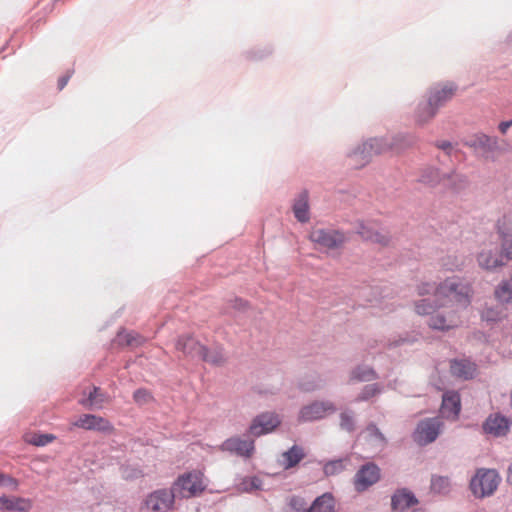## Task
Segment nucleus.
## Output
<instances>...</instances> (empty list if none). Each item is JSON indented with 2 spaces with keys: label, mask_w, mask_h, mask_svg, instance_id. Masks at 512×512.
Wrapping results in <instances>:
<instances>
[{
  "label": "nucleus",
  "mask_w": 512,
  "mask_h": 512,
  "mask_svg": "<svg viewBox=\"0 0 512 512\" xmlns=\"http://www.w3.org/2000/svg\"><path fill=\"white\" fill-rule=\"evenodd\" d=\"M379 375L377 372L370 366L367 365H358L351 372V380H356L359 382H369L373 380H377Z\"/></svg>",
  "instance_id": "7c9ffc66"
},
{
  "label": "nucleus",
  "mask_w": 512,
  "mask_h": 512,
  "mask_svg": "<svg viewBox=\"0 0 512 512\" xmlns=\"http://www.w3.org/2000/svg\"><path fill=\"white\" fill-rule=\"evenodd\" d=\"M497 228L500 236L512 237V212L498 221Z\"/></svg>",
  "instance_id": "58836bf2"
},
{
  "label": "nucleus",
  "mask_w": 512,
  "mask_h": 512,
  "mask_svg": "<svg viewBox=\"0 0 512 512\" xmlns=\"http://www.w3.org/2000/svg\"><path fill=\"white\" fill-rule=\"evenodd\" d=\"M133 400L138 405H145L153 400V396L149 390L145 388H139L134 391Z\"/></svg>",
  "instance_id": "a19ab883"
},
{
  "label": "nucleus",
  "mask_w": 512,
  "mask_h": 512,
  "mask_svg": "<svg viewBox=\"0 0 512 512\" xmlns=\"http://www.w3.org/2000/svg\"><path fill=\"white\" fill-rule=\"evenodd\" d=\"M292 209L297 221L300 223H306L309 221V193L307 190L301 191L295 197Z\"/></svg>",
  "instance_id": "b1692460"
},
{
  "label": "nucleus",
  "mask_w": 512,
  "mask_h": 512,
  "mask_svg": "<svg viewBox=\"0 0 512 512\" xmlns=\"http://www.w3.org/2000/svg\"><path fill=\"white\" fill-rule=\"evenodd\" d=\"M428 325L432 329L435 330H449L458 325V320L455 317L454 313H449L446 315L444 311L436 310L433 314H431Z\"/></svg>",
  "instance_id": "5701e85b"
},
{
  "label": "nucleus",
  "mask_w": 512,
  "mask_h": 512,
  "mask_svg": "<svg viewBox=\"0 0 512 512\" xmlns=\"http://www.w3.org/2000/svg\"><path fill=\"white\" fill-rule=\"evenodd\" d=\"M308 512H334V498L331 493H324L317 497Z\"/></svg>",
  "instance_id": "c756f323"
},
{
  "label": "nucleus",
  "mask_w": 512,
  "mask_h": 512,
  "mask_svg": "<svg viewBox=\"0 0 512 512\" xmlns=\"http://www.w3.org/2000/svg\"><path fill=\"white\" fill-rule=\"evenodd\" d=\"M310 239L317 245L326 249L340 248L346 241L347 237L344 232L337 229H314L310 233Z\"/></svg>",
  "instance_id": "9b49d317"
},
{
  "label": "nucleus",
  "mask_w": 512,
  "mask_h": 512,
  "mask_svg": "<svg viewBox=\"0 0 512 512\" xmlns=\"http://www.w3.org/2000/svg\"><path fill=\"white\" fill-rule=\"evenodd\" d=\"M74 425L85 430H95L100 432H110L113 428L108 420L93 414H83L74 423Z\"/></svg>",
  "instance_id": "a211bd4d"
},
{
  "label": "nucleus",
  "mask_w": 512,
  "mask_h": 512,
  "mask_svg": "<svg viewBox=\"0 0 512 512\" xmlns=\"http://www.w3.org/2000/svg\"><path fill=\"white\" fill-rule=\"evenodd\" d=\"M451 373L459 378L471 379L475 368L474 365L467 360H453L450 365Z\"/></svg>",
  "instance_id": "c85d7f7f"
},
{
  "label": "nucleus",
  "mask_w": 512,
  "mask_h": 512,
  "mask_svg": "<svg viewBox=\"0 0 512 512\" xmlns=\"http://www.w3.org/2000/svg\"><path fill=\"white\" fill-rule=\"evenodd\" d=\"M355 229L356 233L365 241L378 243L383 246L389 243V236L386 233L380 232L374 222L359 221Z\"/></svg>",
  "instance_id": "f3484780"
},
{
  "label": "nucleus",
  "mask_w": 512,
  "mask_h": 512,
  "mask_svg": "<svg viewBox=\"0 0 512 512\" xmlns=\"http://www.w3.org/2000/svg\"><path fill=\"white\" fill-rule=\"evenodd\" d=\"M143 337L135 332H119L117 334V341L119 344L127 346H139L143 342Z\"/></svg>",
  "instance_id": "4c0bfd02"
},
{
  "label": "nucleus",
  "mask_w": 512,
  "mask_h": 512,
  "mask_svg": "<svg viewBox=\"0 0 512 512\" xmlns=\"http://www.w3.org/2000/svg\"><path fill=\"white\" fill-rule=\"evenodd\" d=\"M502 249L500 254L503 255V259L506 261L512 260V237L501 236Z\"/></svg>",
  "instance_id": "37998d69"
},
{
  "label": "nucleus",
  "mask_w": 512,
  "mask_h": 512,
  "mask_svg": "<svg viewBox=\"0 0 512 512\" xmlns=\"http://www.w3.org/2000/svg\"><path fill=\"white\" fill-rule=\"evenodd\" d=\"M506 481L510 486H512V461L510 462L507 468Z\"/></svg>",
  "instance_id": "864d4df0"
},
{
  "label": "nucleus",
  "mask_w": 512,
  "mask_h": 512,
  "mask_svg": "<svg viewBox=\"0 0 512 512\" xmlns=\"http://www.w3.org/2000/svg\"><path fill=\"white\" fill-rule=\"evenodd\" d=\"M304 457L305 451L303 447L295 444L281 454L279 463L285 470H289L299 464Z\"/></svg>",
  "instance_id": "a878e982"
},
{
  "label": "nucleus",
  "mask_w": 512,
  "mask_h": 512,
  "mask_svg": "<svg viewBox=\"0 0 512 512\" xmlns=\"http://www.w3.org/2000/svg\"><path fill=\"white\" fill-rule=\"evenodd\" d=\"M457 86L453 82L437 83L430 87L427 98L438 110L452 99Z\"/></svg>",
  "instance_id": "4468645a"
},
{
  "label": "nucleus",
  "mask_w": 512,
  "mask_h": 512,
  "mask_svg": "<svg viewBox=\"0 0 512 512\" xmlns=\"http://www.w3.org/2000/svg\"><path fill=\"white\" fill-rule=\"evenodd\" d=\"M385 143L383 153L386 151L401 152L418 142V137L409 132H399L392 136L381 137Z\"/></svg>",
  "instance_id": "2eb2a0df"
},
{
  "label": "nucleus",
  "mask_w": 512,
  "mask_h": 512,
  "mask_svg": "<svg viewBox=\"0 0 512 512\" xmlns=\"http://www.w3.org/2000/svg\"><path fill=\"white\" fill-rule=\"evenodd\" d=\"M171 489L176 497L190 498L201 492L204 487L196 475L188 473L180 476Z\"/></svg>",
  "instance_id": "ddd939ff"
},
{
  "label": "nucleus",
  "mask_w": 512,
  "mask_h": 512,
  "mask_svg": "<svg viewBox=\"0 0 512 512\" xmlns=\"http://www.w3.org/2000/svg\"><path fill=\"white\" fill-rule=\"evenodd\" d=\"M436 146L439 149L443 150L446 154H450L451 149H452V144L449 141H439V142H436Z\"/></svg>",
  "instance_id": "3c124183"
},
{
  "label": "nucleus",
  "mask_w": 512,
  "mask_h": 512,
  "mask_svg": "<svg viewBox=\"0 0 512 512\" xmlns=\"http://www.w3.org/2000/svg\"><path fill=\"white\" fill-rule=\"evenodd\" d=\"M175 498L171 488L158 489L146 497L144 507L150 512H168L173 508Z\"/></svg>",
  "instance_id": "9d476101"
},
{
  "label": "nucleus",
  "mask_w": 512,
  "mask_h": 512,
  "mask_svg": "<svg viewBox=\"0 0 512 512\" xmlns=\"http://www.w3.org/2000/svg\"><path fill=\"white\" fill-rule=\"evenodd\" d=\"M73 73H74L73 69L68 70L65 75L61 76L58 79V89L59 90H62L67 85V83H68L69 79L71 78V76L73 75Z\"/></svg>",
  "instance_id": "09e8293b"
},
{
  "label": "nucleus",
  "mask_w": 512,
  "mask_h": 512,
  "mask_svg": "<svg viewBox=\"0 0 512 512\" xmlns=\"http://www.w3.org/2000/svg\"><path fill=\"white\" fill-rule=\"evenodd\" d=\"M380 480V468L372 463H365L354 475V487L357 492H363Z\"/></svg>",
  "instance_id": "f8f14e48"
},
{
  "label": "nucleus",
  "mask_w": 512,
  "mask_h": 512,
  "mask_svg": "<svg viewBox=\"0 0 512 512\" xmlns=\"http://www.w3.org/2000/svg\"><path fill=\"white\" fill-rule=\"evenodd\" d=\"M434 292L432 297L424 298L415 305L419 315H431L437 307L448 304L455 306L453 311L464 309L471 303L472 287L468 280L453 276L445 279L438 286L432 283H424L419 286V294Z\"/></svg>",
  "instance_id": "f257e3e1"
},
{
  "label": "nucleus",
  "mask_w": 512,
  "mask_h": 512,
  "mask_svg": "<svg viewBox=\"0 0 512 512\" xmlns=\"http://www.w3.org/2000/svg\"><path fill=\"white\" fill-rule=\"evenodd\" d=\"M465 145L488 158L492 152L498 149V140L496 137H490L484 133H477L467 138Z\"/></svg>",
  "instance_id": "dca6fc26"
},
{
  "label": "nucleus",
  "mask_w": 512,
  "mask_h": 512,
  "mask_svg": "<svg viewBox=\"0 0 512 512\" xmlns=\"http://www.w3.org/2000/svg\"><path fill=\"white\" fill-rule=\"evenodd\" d=\"M281 424L280 417L274 412H263L253 418L247 433L254 438L273 432Z\"/></svg>",
  "instance_id": "1a4fd4ad"
},
{
  "label": "nucleus",
  "mask_w": 512,
  "mask_h": 512,
  "mask_svg": "<svg viewBox=\"0 0 512 512\" xmlns=\"http://www.w3.org/2000/svg\"><path fill=\"white\" fill-rule=\"evenodd\" d=\"M241 489L245 492H252L261 489L262 480L257 476L245 477L240 483Z\"/></svg>",
  "instance_id": "ea45409f"
},
{
  "label": "nucleus",
  "mask_w": 512,
  "mask_h": 512,
  "mask_svg": "<svg viewBox=\"0 0 512 512\" xmlns=\"http://www.w3.org/2000/svg\"><path fill=\"white\" fill-rule=\"evenodd\" d=\"M212 365H221L224 363L225 358L221 348L208 349L204 346V352L201 354L200 359Z\"/></svg>",
  "instance_id": "f704fd0d"
},
{
  "label": "nucleus",
  "mask_w": 512,
  "mask_h": 512,
  "mask_svg": "<svg viewBox=\"0 0 512 512\" xmlns=\"http://www.w3.org/2000/svg\"><path fill=\"white\" fill-rule=\"evenodd\" d=\"M244 436L245 438L240 436L227 438L220 445V450L245 459L251 458L255 452V441L249 437L248 433Z\"/></svg>",
  "instance_id": "423d86ee"
},
{
  "label": "nucleus",
  "mask_w": 512,
  "mask_h": 512,
  "mask_svg": "<svg viewBox=\"0 0 512 512\" xmlns=\"http://www.w3.org/2000/svg\"><path fill=\"white\" fill-rule=\"evenodd\" d=\"M366 430L368 431V433L371 437L378 439L380 442H383V443L386 442L385 436L383 435V433L380 431V429L377 427L376 424H374V423L368 424Z\"/></svg>",
  "instance_id": "a18cd8bd"
},
{
  "label": "nucleus",
  "mask_w": 512,
  "mask_h": 512,
  "mask_svg": "<svg viewBox=\"0 0 512 512\" xmlns=\"http://www.w3.org/2000/svg\"><path fill=\"white\" fill-rule=\"evenodd\" d=\"M55 439L52 434H34L28 442L35 446H45Z\"/></svg>",
  "instance_id": "79ce46f5"
},
{
  "label": "nucleus",
  "mask_w": 512,
  "mask_h": 512,
  "mask_svg": "<svg viewBox=\"0 0 512 512\" xmlns=\"http://www.w3.org/2000/svg\"><path fill=\"white\" fill-rule=\"evenodd\" d=\"M383 391V386L379 383L368 384L363 387L360 394L357 396V402L368 401L372 397L379 395Z\"/></svg>",
  "instance_id": "e433bc0d"
},
{
  "label": "nucleus",
  "mask_w": 512,
  "mask_h": 512,
  "mask_svg": "<svg viewBox=\"0 0 512 512\" xmlns=\"http://www.w3.org/2000/svg\"><path fill=\"white\" fill-rule=\"evenodd\" d=\"M461 410L460 395L456 391H446L442 396L441 411L447 416L458 417Z\"/></svg>",
  "instance_id": "393cba45"
},
{
  "label": "nucleus",
  "mask_w": 512,
  "mask_h": 512,
  "mask_svg": "<svg viewBox=\"0 0 512 512\" xmlns=\"http://www.w3.org/2000/svg\"><path fill=\"white\" fill-rule=\"evenodd\" d=\"M512 126V119L509 121H503L499 124V130L502 134H505L507 130Z\"/></svg>",
  "instance_id": "603ef678"
},
{
  "label": "nucleus",
  "mask_w": 512,
  "mask_h": 512,
  "mask_svg": "<svg viewBox=\"0 0 512 512\" xmlns=\"http://www.w3.org/2000/svg\"><path fill=\"white\" fill-rule=\"evenodd\" d=\"M501 481L496 469L479 468L470 480V490L477 498L492 495Z\"/></svg>",
  "instance_id": "f03ea898"
},
{
  "label": "nucleus",
  "mask_w": 512,
  "mask_h": 512,
  "mask_svg": "<svg viewBox=\"0 0 512 512\" xmlns=\"http://www.w3.org/2000/svg\"><path fill=\"white\" fill-rule=\"evenodd\" d=\"M339 418V426L341 430H344L348 433H353L355 431L356 422L354 411H352L351 409H346L340 413Z\"/></svg>",
  "instance_id": "c9c22d12"
},
{
  "label": "nucleus",
  "mask_w": 512,
  "mask_h": 512,
  "mask_svg": "<svg viewBox=\"0 0 512 512\" xmlns=\"http://www.w3.org/2000/svg\"><path fill=\"white\" fill-rule=\"evenodd\" d=\"M419 181L429 186H435L443 182L455 191H460L467 185V178L464 175L458 174L455 171L441 175L439 170L434 167L425 168Z\"/></svg>",
  "instance_id": "20e7f679"
},
{
  "label": "nucleus",
  "mask_w": 512,
  "mask_h": 512,
  "mask_svg": "<svg viewBox=\"0 0 512 512\" xmlns=\"http://www.w3.org/2000/svg\"><path fill=\"white\" fill-rule=\"evenodd\" d=\"M418 504V499L407 488L397 489L391 497V507L394 511L404 512Z\"/></svg>",
  "instance_id": "aec40b11"
},
{
  "label": "nucleus",
  "mask_w": 512,
  "mask_h": 512,
  "mask_svg": "<svg viewBox=\"0 0 512 512\" xmlns=\"http://www.w3.org/2000/svg\"><path fill=\"white\" fill-rule=\"evenodd\" d=\"M431 491L433 493L446 495L450 492L451 489V481L446 476H437L434 475L431 478Z\"/></svg>",
  "instance_id": "72a5a7b5"
},
{
  "label": "nucleus",
  "mask_w": 512,
  "mask_h": 512,
  "mask_svg": "<svg viewBox=\"0 0 512 512\" xmlns=\"http://www.w3.org/2000/svg\"><path fill=\"white\" fill-rule=\"evenodd\" d=\"M406 342H408V339L406 337L399 336L398 338L390 339L388 342V347L389 348L398 347Z\"/></svg>",
  "instance_id": "8fccbe9b"
},
{
  "label": "nucleus",
  "mask_w": 512,
  "mask_h": 512,
  "mask_svg": "<svg viewBox=\"0 0 512 512\" xmlns=\"http://www.w3.org/2000/svg\"><path fill=\"white\" fill-rule=\"evenodd\" d=\"M107 398L108 396L106 393H104L99 387L93 386L87 396L80 399L78 402L84 408L94 410L102 408V405L107 401Z\"/></svg>",
  "instance_id": "bb28decb"
},
{
  "label": "nucleus",
  "mask_w": 512,
  "mask_h": 512,
  "mask_svg": "<svg viewBox=\"0 0 512 512\" xmlns=\"http://www.w3.org/2000/svg\"><path fill=\"white\" fill-rule=\"evenodd\" d=\"M443 421L439 417H428L420 420L412 433L413 441L419 446L433 443L440 435Z\"/></svg>",
  "instance_id": "39448f33"
},
{
  "label": "nucleus",
  "mask_w": 512,
  "mask_h": 512,
  "mask_svg": "<svg viewBox=\"0 0 512 512\" xmlns=\"http://www.w3.org/2000/svg\"><path fill=\"white\" fill-rule=\"evenodd\" d=\"M437 113L438 109L434 107L428 98H426L420 101L415 109V121L417 124L423 125L432 120Z\"/></svg>",
  "instance_id": "cd10ccee"
},
{
  "label": "nucleus",
  "mask_w": 512,
  "mask_h": 512,
  "mask_svg": "<svg viewBox=\"0 0 512 512\" xmlns=\"http://www.w3.org/2000/svg\"><path fill=\"white\" fill-rule=\"evenodd\" d=\"M336 410L335 404L331 401H314L300 409L298 421L301 423L318 421L335 413Z\"/></svg>",
  "instance_id": "6e6552de"
},
{
  "label": "nucleus",
  "mask_w": 512,
  "mask_h": 512,
  "mask_svg": "<svg viewBox=\"0 0 512 512\" xmlns=\"http://www.w3.org/2000/svg\"><path fill=\"white\" fill-rule=\"evenodd\" d=\"M495 298L501 303L512 302V276L508 280H503L495 288Z\"/></svg>",
  "instance_id": "2f4dec72"
},
{
  "label": "nucleus",
  "mask_w": 512,
  "mask_h": 512,
  "mask_svg": "<svg viewBox=\"0 0 512 512\" xmlns=\"http://www.w3.org/2000/svg\"><path fill=\"white\" fill-rule=\"evenodd\" d=\"M412 512H424L422 509H414Z\"/></svg>",
  "instance_id": "6e6d98bb"
},
{
  "label": "nucleus",
  "mask_w": 512,
  "mask_h": 512,
  "mask_svg": "<svg viewBox=\"0 0 512 512\" xmlns=\"http://www.w3.org/2000/svg\"><path fill=\"white\" fill-rule=\"evenodd\" d=\"M1 487H10L12 488L13 490H15L18 486V482L16 479H14L13 477L9 476V475H6V474H1V484H0Z\"/></svg>",
  "instance_id": "49530a36"
},
{
  "label": "nucleus",
  "mask_w": 512,
  "mask_h": 512,
  "mask_svg": "<svg viewBox=\"0 0 512 512\" xmlns=\"http://www.w3.org/2000/svg\"><path fill=\"white\" fill-rule=\"evenodd\" d=\"M384 147L385 143L382 138H369L352 148L347 153V157L356 168H361L367 165L373 156L382 154Z\"/></svg>",
  "instance_id": "7ed1b4c3"
},
{
  "label": "nucleus",
  "mask_w": 512,
  "mask_h": 512,
  "mask_svg": "<svg viewBox=\"0 0 512 512\" xmlns=\"http://www.w3.org/2000/svg\"><path fill=\"white\" fill-rule=\"evenodd\" d=\"M32 509V502L23 497H0V511L3 512H30Z\"/></svg>",
  "instance_id": "412c9836"
},
{
  "label": "nucleus",
  "mask_w": 512,
  "mask_h": 512,
  "mask_svg": "<svg viewBox=\"0 0 512 512\" xmlns=\"http://www.w3.org/2000/svg\"><path fill=\"white\" fill-rule=\"evenodd\" d=\"M477 261L480 267L486 270H494L497 267H501L506 264L503 261V255L495 249H483L477 257Z\"/></svg>",
  "instance_id": "4be33fe9"
},
{
  "label": "nucleus",
  "mask_w": 512,
  "mask_h": 512,
  "mask_svg": "<svg viewBox=\"0 0 512 512\" xmlns=\"http://www.w3.org/2000/svg\"><path fill=\"white\" fill-rule=\"evenodd\" d=\"M176 349L181 351L186 357L193 360H199L204 352V345L190 335L181 336L177 340Z\"/></svg>",
  "instance_id": "6ab92c4d"
},
{
  "label": "nucleus",
  "mask_w": 512,
  "mask_h": 512,
  "mask_svg": "<svg viewBox=\"0 0 512 512\" xmlns=\"http://www.w3.org/2000/svg\"><path fill=\"white\" fill-rule=\"evenodd\" d=\"M139 473H140L139 471H137V470H133V472H132V473H130V474H126V475H125V477H126V478H129V477H138Z\"/></svg>",
  "instance_id": "5fc2aeb1"
},
{
  "label": "nucleus",
  "mask_w": 512,
  "mask_h": 512,
  "mask_svg": "<svg viewBox=\"0 0 512 512\" xmlns=\"http://www.w3.org/2000/svg\"><path fill=\"white\" fill-rule=\"evenodd\" d=\"M230 306L237 311H245L248 306V303L241 298L235 297L230 300Z\"/></svg>",
  "instance_id": "de8ad7c7"
},
{
  "label": "nucleus",
  "mask_w": 512,
  "mask_h": 512,
  "mask_svg": "<svg viewBox=\"0 0 512 512\" xmlns=\"http://www.w3.org/2000/svg\"><path fill=\"white\" fill-rule=\"evenodd\" d=\"M512 419L504 416L500 412L491 413L482 423V433L493 437L503 438L506 437L511 429Z\"/></svg>",
  "instance_id": "0eeeda50"
},
{
  "label": "nucleus",
  "mask_w": 512,
  "mask_h": 512,
  "mask_svg": "<svg viewBox=\"0 0 512 512\" xmlns=\"http://www.w3.org/2000/svg\"><path fill=\"white\" fill-rule=\"evenodd\" d=\"M502 318L501 312L497 309L487 308L482 312V320L490 323L500 321Z\"/></svg>",
  "instance_id": "c03bdc74"
},
{
  "label": "nucleus",
  "mask_w": 512,
  "mask_h": 512,
  "mask_svg": "<svg viewBox=\"0 0 512 512\" xmlns=\"http://www.w3.org/2000/svg\"><path fill=\"white\" fill-rule=\"evenodd\" d=\"M348 461V457L327 461L323 466L324 475L329 477L340 474L342 471L345 470L346 462Z\"/></svg>",
  "instance_id": "473e14b6"
}]
</instances>
